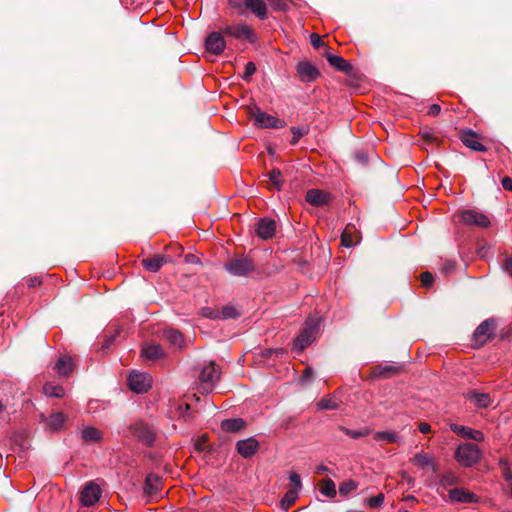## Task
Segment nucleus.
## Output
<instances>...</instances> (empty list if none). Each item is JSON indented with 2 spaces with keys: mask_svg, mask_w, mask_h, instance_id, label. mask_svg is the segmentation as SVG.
Masks as SVG:
<instances>
[{
  "mask_svg": "<svg viewBox=\"0 0 512 512\" xmlns=\"http://www.w3.org/2000/svg\"><path fill=\"white\" fill-rule=\"evenodd\" d=\"M231 7L238 10L239 14L250 11L260 20H265L268 14V7L264 0H229Z\"/></svg>",
  "mask_w": 512,
  "mask_h": 512,
  "instance_id": "1",
  "label": "nucleus"
},
{
  "mask_svg": "<svg viewBox=\"0 0 512 512\" xmlns=\"http://www.w3.org/2000/svg\"><path fill=\"white\" fill-rule=\"evenodd\" d=\"M455 458L462 466L471 467L479 462L481 450L476 444L463 443L457 447Z\"/></svg>",
  "mask_w": 512,
  "mask_h": 512,
  "instance_id": "2",
  "label": "nucleus"
},
{
  "mask_svg": "<svg viewBox=\"0 0 512 512\" xmlns=\"http://www.w3.org/2000/svg\"><path fill=\"white\" fill-rule=\"evenodd\" d=\"M220 373V368L214 362H210L201 368L199 381L202 393L212 391L214 385L220 379Z\"/></svg>",
  "mask_w": 512,
  "mask_h": 512,
  "instance_id": "3",
  "label": "nucleus"
},
{
  "mask_svg": "<svg viewBox=\"0 0 512 512\" xmlns=\"http://www.w3.org/2000/svg\"><path fill=\"white\" fill-rule=\"evenodd\" d=\"M317 332V323L313 319L306 321L305 326L294 340V348L300 351L307 348L315 340Z\"/></svg>",
  "mask_w": 512,
  "mask_h": 512,
  "instance_id": "4",
  "label": "nucleus"
},
{
  "mask_svg": "<svg viewBox=\"0 0 512 512\" xmlns=\"http://www.w3.org/2000/svg\"><path fill=\"white\" fill-rule=\"evenodd\" d=\"M225 269L232 275L245 276L254 270V263L249 257L236 256L225 263Z\"/></svg>",
  "mask_w": 512,
  "mask_h": 512,
  "instance_id": "5",
  "label": "nucleus"
},
{
  "mask_svg": "<svg viewBox=\"0 0 512 512\" xmlns=\"http://www.w3.org/2000/svg\"><path fill=\"white\" fill-rule=\"evenodd\" d=\"M222 32L231 36L235 39H245L250 43H255L257 41V36L254 30L246 25V24H232L224 27Z\"/></svg>",
  "mask_w": 512,
  "mask_h": 512,
  "instance_id": "6",
  "label": "nucleus"
},
{
  "mask_svg": "<svg viewBox=\"0 0 512 512\" xmlns=\"http://www.w3.org/2000/svg\"><path fill=\"white\" fill-rule=\"evenodd\" d=\"M496 325L492 319L483 321L473 333V341L477 346H483L487 343L494 335Z\"/></svg>",
  "mask_w": 512,
  "mask_h": 512,
  "instance_id": "7",
  "label": "nucleus"
},
{
  "mask_svg": "<svg viewBox=\"0 0 512 512\" xmlns=\"http://www.w3.org/2000/svg\"><path fill=\"white\" fill-rule=\"evenodd\" d=\"M129 388L138 394L145 393L151 387L152 379L147 373L132 372L127 379Z\"/></svg>",
  "mask_w": 512,
  "mask_h": 512,
  "instance_id": "8",
  "label": "nucleus"
},
{
  "mask_svg": "<svg viewBox=\"0 0 512 512\" xmlns=\"http://www.w3.org/2000/svg\"><path fill=\"white\" fill-rule=\"evenodd\" d=\"M130 431L135 438L145 445H151L155 440L154 430L142 421L131 424Z\"/></svg>",
  "mask_w": 512,
  "mask_h": 512,
  "instance_id": "9",
  "label": "nucleus"
},
{
  "mask_svg": "<svg viewBox=\"0 0 512 512\" xmlns=\"http://www.w3.org/2000/svg\"><path fill=\"white\" fill-rule=\"evenodd\" d=\"M252 116L255 124L261 128L280 129L285 126L284 120L267 114L258 108H256V111L252 113Z\"/></svg>",
  "mask_w": 512,
  "mask_h": 512,
  "instance_id": "10",
  "label": "nucleus"
},
{
  "mask_svg": "<svg viewBox=\"0 0 512 512\" xmlns=\"http://www.w3.org/2000/svg\"><path fill=\"white\" fill-rule=\"evenodd\" d=\"M460 218L464 224L480 228H487L491 223L487 215L472 209L461 212Z\"/></svg>",
  "mask_w": 512,
  "mask_h": 512,
  "instance_id": "11",
  "label": "nucleus"
},
{
  "mask_svg": "<svg viewBox=\"0 0 512 512\" xmlns=\"http://www.w3.org/2000/svg\"><path fill=\"white\" fill-rule=\"evenodd\" d=\"M101 497V488L93 481L86 483L81 492V503L85 507L93 506Z\"/></svg>",
  "mask_w": 512,
  "mask_h": 512,
  "instance_id": "12",
  "label": "nucleus"
},
{
  "mask_svg": "<svg viewBox=\"0 0 512 512\" xmlns=\"http://www.w3.org/2000/svg\"><path fill=\"white\" fill-rule=\"evenodd\" d=\"M451 503H477L479 497L473 492L465 488H453L448 490V499Z\"/></svg>",
  "mask_w": 512,
  "mask_h": 512,
  "instance_id": "13",
  "label": "nucleus"
},
{
  "mask_svg": "<svg viewBox=\"0 0 512 512\" xmlns=\"http://www.w3.org/2000/svg\"><path fill=\"white\" fill-rule=\"evenodd\" d=\"M161 490V478L156 474H148L145 479L143 491L144 494L149 497V501L159 498L161 496Z\"/></svg>",
  "mask_w": 512,
  "mask_h": 512,
  "instance_id": "14",
  "label": "nucleus"
},
{
  "mask_svg": "<svg viewBox=\"0 0 512 512\" xmlns=\"http://www.w3.org/2000/svg\"><path fill=\"white\" fill-rule=\"evenodd\" d=\"M205 47L208 52L220 55L226 47V42L220 32H211L206 38Z\"/></svg>",
  "mask_w": 512,
  "mask_h": 512,
  "instance_id": "15",
  "label": "nucleus"
},
{
  "mask_svg": "<svg viewBox=\"0 0 512 512\" xmlns=\"http://www.w3.org/2000/svg\"><path fill=\"white\" fill-rule=\"evenodd\" d=\"M450 430L463 438L471 439L476 442H481L484 440V434L481 431L474 430L467 426L452 423L450 424Z\"/></svg>",
  "mask_w": 512,
  "mask_h": 512,
  "instance_id": "16",
  "label": "nucleus"
},
{
  "mask_svg": "<svg viewBox=\"0 0 512 512\" xmlns=\"http://www.w3.org/2000/svg\"><path fill=\"white\" fill-rule=\"evenodd\" d=\"M259 449V442L250 437L236 443V450L243 458L252 457Z\"/></svg>",
  "mask_w": 512,
  "mask_h": 512,
  "instance_id": "17",
  "label": "nucleus"
},
{
  "mask_svg": "<svg viewBox=\"0 0 512 512\" xmlns=\"http://www.w3.org/2000/svg\"><path fill=\"white\" fill-rule=\"evenodd\" d=\"M297 73L302 82H312L319 76L318 69L310 62L302 61L297 65Z\"/></svg>",
  "mask_w": 512,
  "mask_h": 512,
  "instance_id": "18",
  "label": "nucleus"
},
{
  "mask_svg": "<svg viewBox=\"0 0 512 512\" xmlns=\"http://www.w3.org/2000/svg\"><path fill=\"white\" fill-rule=\"evenodd\" d=\"M256 234L261 239L272 238L276 231V222L269 218H262L256 224Z\"/></svg>",
  "mask_w": 512,
  "mask_h": 512,
  "instance_id": "19",
  "label": "nucleus"
},
{
  "mask_svg": "<svg viewBox=\"0 0 512 512\" xmlns=\"http://www.w3.org/2000/svg\"><path fill=\"white\" fill-rule=\"evenodd\" d=\"M305 199L310 205L319 207L328 204L331 196L323 190L310 189L307 191Z\"/></svg>",
  "mask_w": 512,
  "mask_h": 512,
  "instance_id": "20",
  "label": "nucleus"
},
{
  "mask_svg": "<svg viewBox=\"0 0 512 512\" xmlns=\"http://www.w3.org/2000/svg\"><path fill=\"white\" fill-rule=\"evenodd\" d=\"M462 143L477 152H485L487 148L478 141L477 134L472 130L463 131L460 137Z\"/></svg>",
  "mask_w": 512,
  "mask_h": 512,
  "instance_id": "21",
  "label": "nucleus"
},
{
  "mask_svg": "<svg viewBox=\"0 0 512 512\" xmlns=\"http://www.w3.org/2000/svg\"><path fill=\"white\" fill-rule=\"evenodd\" d=\"M142 356L149 361H156L165 356V351L159 344L148 343L142 347Z\"/></svg>",
  "mask_w": 512,
  "mask_h": 512,
  "instance_id": "22",
  "label": "nucleus"
},
{
  "mask_svg": "<svg viewBox=\"0 0 512 512\" xmlns=\"http://www.w3.org/2000/svg\"><path fill=\"white\" fill-rule=\"evenodd\" d=\"M170 258L166 255H155L151 258H145L142 260L143 267L149 272L159 271L164 264L168 263Z\"/></svg>",
  "mask_w": 512,
  "mask_h": 512,
  "instance_id": "23",
  "label": "nucleus"
},
{
  "mask_svg": "<svg viewBox=\"0 0 512 512\" xmlns=\"http://www.w3.org/2000/svg\"><path fill=\"white\" fill-rule=\"evenodd\" d=\"M74 368L71 356H61L54 365V370L62 377H68Z\"/></svg>",
  "mask_w": 512,
  "mask_h": 512,
  "instance_id": "24",
  "label": "nucleus"
},
{
  "mask_svg": "<svg viewBox=\"0 0 512 512\" xmlns=\"http://www.w3.org/2000/svg\"><path fill=\"white\" fill-rule=\"evenodd\" d=\"M412 461L415 465L419 466L420 468L430 467L434 472L437 469V465L434 461V458L425 452L415 454Z\"/></svg>",
  "mask_w": 512,
  "mask_h": 512,
  "instance_id": "25",
  "label": "nucleus"
},
{
  "mask_svg": "<svg viewBox=\"0 0 512 512\" xmlns=\"http://www.w3.org/2000/svg\"><path fill=\"white\" fill-rule=\"evenodd\" d=\"M212 319H235L239 316V312L233 306H224L221 310L211 311L207 314Z\"/></svg>",
  "mask_w": 512,
  "mask_h": 512,
  "instance_id": "26",
  "label": "nucleus"
},
{
  "mask_svg": "<svg viewBox=\"0 0 512 512\" xmlns=\"http://www.w3.org/2000/svg\"><path fill=\"white\" fill-rule=\"evenodd\" d=\"M246 426L245 420L242 418L226 419L221 422V428L228 433H235Z\"/></svg>",
  "mask_w": 512,
  "mask_h": 512,
  "instance_id": "27",
  "label": "nucleus"
},
{
  "mask_svg": "<svg viewBox=\"0 0 512 512\" xmlns=\"http://www.w3.org/2000/svg\"><path fill=\"white\" fill-rule=\"evenodd\" d=\"M163 338L167 340L170 344L177 346L178 348H182L184 344V337L176 329L167 328L163 331Z\"/></svg>",
  "mask_w": 512,
  "mask_h": 512,
  "instance_id": "28",
  "label": "nucleus"
},
{
  "mask_svg": "<svg viewBox=\"0 0 512 512\" xmlns=\"http://www.w3.org/2000/svg\"><path fill=\"white\" fill-rule=\"evenodd\" d=\"M66 419L63 413H54L49 417L47 426L51 431H59L64 427Z\"/></svg>",
  "mask_w": 512,
  "mask_h": 512,
  "instance_id": "29",
  "label": "nucleus"
},
{
  "mask_svg": "<svg viewBox=\"0 0 512 512\" xmlns=\"http://www.w3.org/2000/svg\"><path fill=\"white\" fill-rule=\"evenodd\" d=\"M373 438L377 442L390 444L396 443L399 440V435L394 431H379L374 433Z\"/></svg>",
  "mask_w": 512,
  "mask_h": 512,
  "instance_id": "30",
  "label": "nucleus"
},
{
  "mask_svg": "<svg viewBox=\"0 0 512 512\" xmlns=\"http://www.w3.org/2000/svg\"><path fill=\"white\" fill-rule=\"evenodd\" d=\"M460 482L459 477L453 472H447L440 477L439 486L448 492L454 485Z\"/></svg>",
  "mask_w": 512,
  "mask_h": 512,
  "instance_id": "31",
  "label": "nucleus"
},
{
  "mask_svg": "<svg viewBox=\"0 0 512 512\" xmlns=\"http://www.w3.org/2000/svg\"><path fill=\"white\" fill-rule=\"evenodd\" d=\"M43 393L49 397L62 398L65 394V390L59 384L47 382L43 386Z\"/></svg>",
  "mask_w": 512,
  "mask_h": 512,
  "instance_id": "32",
  "label": "nucleus"
},
{
  "mask_svg": "<svg viewBox=\"0 0 512 512\" xmlns=\"http://www.w3.org/2000/svg\"><path fill=\"white\" fill-rule=\"evenodd\" d=\"M319 491L329 498H334L336 496V485L330 478L322 479L319 482Z\"/></svg>",
  "mask_w": 512,
  "mask_h": 512,
  "instance_id": "33",
  "label": "nucleus"
},
{
  "mask_svg": "<svg viewBox=\"0 0 512 512\" xmlns=\"http://www.w3.org/2000/svg\"><path fill=\"white\" fill-rule=\"evenodd\" d=\"M82 438L86 442H98L102 439V432L95 427H85L82 430Z\"/></svg>",
  "mask_w": 512,
  "mask_h": 512,
  "instance_id": "34",
  "label": "nucleus"
},
{
  "mask_svg": "<svg viewBox=\"0 0 512 512\" xmlns=\"http://www.w3.org/2000/svg\"><path fill=\"white\" fill-rule=\"evenodd\" d=\"M327 60L331 66L335 67L339 71L347 72L350 68V64L340 56L329 54L327 55Z\"/></svg>",
  "mask_w": 512,
  "mask_h": 512,
  "instance_id": "35",
  "label": "nucleus"
},
{
  "mask_svg": "<svg viewBox=\"0 0 512 512\" xmlns=\"http://www.w3.org/2000/svg\"><path fill=\"white\" fill-rule=\"evenodd\" d=\"M298 494L296 489H289L281 499V507L287 511L296 502Z\"/></svg>",
  "mask_w": 512,
  "mask_h": 512,
  "instance_id": "36",
  "label": "nucleus"
},
{
  "mask_svg": "<svg viewBox=\"0 0 512 512\" xmlns=\"http://www.w3.org/2000/svg\"><path fill=\"white\" fill-rule=\"evenodd\" d=\"M318 407L325 410H335L339 407V401L334 396H327L318 402Z\"/></svg>",
  "mask_w": 512,
  "mask_h": 512,
  "instance_id": "37",
  "label": "nucleus"
},
{
  "mask_svg": "<svg viewBox=\"0 0 512 512\" xmlns=\"http://www.w3.org/2000/svg\"><path fill=\"white\" fill-rule=\"evenodd\" d=\"M339 430L342 431L345 435H347L353 439L365 437L370 433V430L368 428L353 430V429L346 428L344 426H340Z\"/></svg>",
  "mask_w": 512,
  "mask_h": 512,
  "instance_id": "38",
  "label": "nucleus"
},
{
  "mask_svg": "<svg viewBox=\"0 0 512 512\" xmlns=\"http://www.w3.org/2000/svg\"><path fill=\"white\" fill-rule=\"evenodd\" d=\"M358 488V483L355 480L348 479L343 481L339 485V493L342 496H347L351 492L355 491Z\"/></svg>",
  "mask_w": 512,
  "mask_h": 512,
  "instance_id": "39",
  "label": "nucleus"
},
{
  "mask_svg": "<svg viewBox=\"0 0 512 512\" xmlns=\"http://www.w3.org/2000/svg\"><path fill=\"white\" fill-rule=\"evenodd\" d=\"M268 178H269V181L271 182V184L277 190H280L282 188V185H283L284 181L282 179V174H281V171L279 169H277V168L272 169L268 173Z\"/></svg>",
  "mask_w": 512,
  "mask_h": 512,
  "instance_id": "40",
  "label": "nucleus"
},
{
  "mask_svg": "<svg viewBox=\"0 0 512 512\" xmlns=\"http://www.w3.org/2000/svg\"><path fill=\"white\" fill-rule=\"evenodd\" d=\"M384 499H385L384 494L383 493H379L376 496H373V497H370V498L366 499L365 503L371 509H378V508H381L383 506Z\"/></svg>",
  "mask_w": 512,
  "mask_h": 512,
  "instance_id": "41",
  "label": "nucleus"
},
{
  "mask_svg": "<svg viewBox=\"0 0 512 512\" xmlns=\"http://www.w3.org/2000/svg\"><path fill=\"white\" fill-rule=\"evenodd\" d=\"M396 373V368L390 365H380L374 369V374L378 377H389Z\"/></svg>",
  "mask_w": 512,
  "mask_h": 512,
  "instance_id": "42",
  "label": "nucleus"
},
{
  "mask_svg": "<svg viewBox=\"0 0 512 512\" xmlns=\"http://www.w3.org/2000/svg\"><path fill=\"white\" fill-rule=\"evenodd\" d=\"M121 329L120 328H117L114 330L113 333L109 334L108 331H106L104 337V343L102 345V349H107L110 347V345L115 341V339L120 335L121 333Z\"/></svg>",
  "mask_w": 512,
  "mask_h": 512,
  "instance_id": "43",
  "label": "nucleus"
},
{
  "mask_svg": "<svg viewBox=\"0 0 512 512\" xmlns=\"http://www.w3.org/2000/svg\"><path fill=\"white\" fill-rule=\"evenodd\" d=\"M291 133H292V139L290 141V143L292 145H296L299 140L307 134V130L304 129V128H300V127H292L291 128Z\"/></svg>",
  "mask_w": 512,
  "mask_h": 512,
  "instance_id": "44",
  "label": "nucleus"
},
{
  "mask_svg": "<svg viewBox=\"0 0 512 512\" xmlns=\"http://www.w3.org/2000/svg\"><path fill=\"white\" fill-rule=\"evenodd\" d=\"M341 243L345 247H352L356 244V241H354L351 232L348 228L344 230L341 236Z\"/></svg>",
  "mask_w": 512,
  "mask_h": 512,
  "instance_id": "45",
  "label": "nucleus"
},
{
  "mask_svg": "<svg viewBox=\"0 0 512 512\" xmlns=\"http://www.w3.org/2000/svg\"><path fill=\"white\" fill-rule=\"evenodd\" d=\"M292 487L290 489H296L300 491L302 488L301 477L298 473L292 472L289 476Z\"/></svg>",
  "mask_w": 512,
  "mask_h": 512,
  "instance_id": "46",
  "label": "nucleus"
},
{
  "mask_svg": "<svg viewBox=\"0 0 512 512\" xmlns=\"http://www.w3.org/2000/svg\"><path fill=\"white\" fill-rule=\"evenodd\" d=\"M256 72V65L254 62H248L245 66V71L242 78L245 81H249L252 75Z\"/></svg>",
  "mask_w": 512,
  "mask_h": 512,
  "instance_id": "47",
  "label": "nucleus"
},
{
  "mask_svg": "<svg viewBox=\"0 0 512 512\" xmlns=\"http://www.w3.org/2000/svg\"><path fill=\"white\" fill-rule=\"evenodd\" d=\"M420 279L424 287H430L434 280L433 275L430 272H423Z\"/></svg>",
  "mask_w": 512,
  "mask_h": 512,
  "instance_id": "48",
  "label": "nucleus"
},
{
  "mask_svg": "<svg viewBox=\"0 0 512 512\" xmlns=\"http://www.w3.org/2000/svg\"><path fill=\"white\" fill-rule=\"evenodd\" d=\"M476 402L481 407H486L489 403V396L487 394H476Z\"/></svg>",
  "mask_w": 512,
  "mask_h": 512,
  "instance_id": "49",
  "label": "nucleus"
},
{
  "mask_svg": "<svg viewBox=\"0 0 512 512\" xmlns=\"http://www.w3.org/2000/svg\"><path fill=\"white\" fill-rule=\"evenodd\" d=\"M310 40H311V44L315 48H319L320 46H322L324 44L322 39L320 38V36L316 33L311 34Z\"/></svg>",
  "mask_w": 512,
  "mask_h": 512,
  "instance_id": "50",
  "label": "nucleus"
},
{
  "mask_svg": "<svg viewBox=\"0 0 512 512\" xmlns=\"http://www.w3.org/2000/svg\"><path fill=\"white\" fill-rule=\"evenodd\" d=\"M440 112H441V107H440V105H438V104H432V105H430V106L428 107L427 114H428L429 116H433V117H435V116L439 115V113H440Z\"/></svg>",
  "mask_w": 512,
  "mask_h": 512,
  "instance_id": "51",
  "label": "nucleus"
},
{
  "mask_svg": "<svg viewBox=\"0 0 512 512\" xmlns=\"http://www.w3.org/2000/svg\"><path fill=\"white\" fill-rule=\"evenodd\" d=\"M504 271L512 277V256L504 260L503 263Z\"/></svg>",
  "mask_w": 512,
  "mask_h": 512,
  "instance_id": "52",
  "label": "nucleus"
},
{
  "mask_svg": "<svg viewBox=\"0 0 512 512\" xmlns=\"http://www.w3.org/2000/svg\"><path fill=\"white\" fill-rule=\"evenodd\" d=\"M41 283H42V280L38 276H34V277H31V278L28 279V286L30 288H35L37 286H40Z\"/></svg>",
  "mask_w": 512,
  "mask_h": 512,
  "instance_id": "53",
  "label": "nucleus"
},
{
  "mask_svg": "<svg viewBox=\"0 0 512 512\" xmlns=\"http://www.w3.org/2000/svg\"><path fill=\"white\" fill-rule=\"evenodd\" d=\"M502 187L505 190L512 191V179L508 176H505L501 181Z\"/></svg>",
  "mask_w": 512,
  "mask_h": 512,
  "instance_id": "54",
  "label": "nucleus"
},
{
  "mask_svg": "<svg viewBox=\"0 0 512 512\" xmlns=\"http://www.w3.org/2000/svg\"><path fill=\"white\" fill-rule=\"evenodd\" d=\"M418 429L421 433L423 434H427L431 431V426L430 424L426 423V422H421L419 425H418Z\"/></svg>",
  "mask_w": 512,
  "mask_h": 512,
  "instance_id": "55",
  "label": "nucleus"
},
{
  "mask_svg": "<svg viewBox=\"0 0 512 512\" xmlns=\"http://www.w3.org/2000/svg\"><path fill=\"white\" fill-rule=\"evenodd\" d=\"M329 472H330V469L327 466H325V465H319L316 468V473L317 474H327Z\"/></svg>",
  "mask_w": 512,
  "mask_h": 512,
  "instance_id": "56",
  "label": "nucleus"
},
{
  "mask_svg": "<svg viewBox=\"0 0 512 512\" xmlns=\"http://www.w3.org/2000/svg\"><path fill=\"white\" fill-rule=\"evenodd\" d=\"M185 261L187 263H198L199 259L195 255H193V254H188L185 257Z\"/></svg>",
  "mask_w": 512,
  "mask_h": 512,
  "instance_id": "57",
  "label": "nucleus"
},
{
  "mask_svg": "<svg viewBox=\"0 0 512 512\" xmlns=\"http://www.w3.org/2000/svg\"><path fill=\"white\" fill-rule=\"evenodd\" d=\"M99 401L98 400H91L89 401L88 403V406H89V409L92 410L96 407V405H98Z\"/></svg>",
  "mask_w": 512,
  "mask_h": 512,
  "instance_id": "58",
  "label": "nucleus"
},
{
  "mask_svg": "<svg viewBox=\"0 0 512 512\" xmlns=\"http://www.w3.org/2000/svg\"><path fill=\"white\" fill-rule=\"evenodd\" d=\"M454 268L453 262H448L445 266L446 271L452 270Z\"/></svg>",
  "mask_w": 512,
  "mask_h": 512,
  "instance_id": "59",
  "label": "nucleus"
},
{
  "mask_svg": "<svg viewBox=\"0 0 512 512\" xmlns=\"http://www.w3.org/2000/svg\"><path fill=\"white\" fill-rule=\"evenodd\" d=\"M310 374H311V369H310V368H306V369H305V376H306V377H309V376H310Z\"/></svg>",
  "mask_w": 512,
  "mask_h": 512,
  "instance_id": "60",
  "label": "nucleus"
},
{
  "mask_svg": "<svg viewBox=\"0 0 512 512\" xmlns=\"http://www.w3.org/2000/svg\"><path fill=\"white\" fill-rule=\"evenodd\" d=\"M4 411V405L2 404V402L0 401V414Z\"/></svg>",
  "mask_w": 512,
  "mask_h": 512,
  "instance_id": "61",
  "label": "nucleus"
},
{
  "mask_svg": "<svg viewBox=\"0 0 512 512\" xmlns=\"http://www.w3.org/2000/svg\"><path fill=\"white\" fill-rule=\"evenodd\" d=\"M511 496H512V483H511Z\"/></svg>",
  "mask_w": 512,
  "mask_h": 512,
  "instance_id": "62",
  "label": "nucleus"
}]
</instances>
